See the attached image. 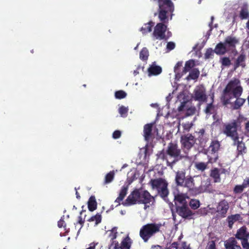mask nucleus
<instances>
[{
    "label": "nucleus",
    "instance_id": "1",
    "mask_svg": "<svg viewBox=\"0 0 249 249\" xmlns=\"http://www.w3.org/2000/svg\"><path fill=\"white\" fill-rule=\"evenodd\" d=\"M243 88L240 85V81L238 79L234 78L231 80L224 89L221 100L224 105L230 103V100L233 98L236 99L233 104V108L239 109L246 102V99L240 98L243 92Z\"/></svg>",
    "mask_w": 249,
    "mask_h": 249
},
{
    "label": "nucleus",
    "instance_id": "2",
    "mask_svg": "<svg viewBox=\"0 0 249 249\" xmlns=\"http://www.w3.org/2000/svg\"><path fill=\"white\" fill-rule=\"evenodd\" d=\"M153 196L146 190H139L135 189L127 196L122 204L124 206H129L138 204L144 205V209L146 210L150 207V203L154 202Z\"/></svg>",
    "mask_w": 249,
    "mask_h": 249
},
{
    "label": "nucleus",
    "instance_id": "3",
    "mask_svg": "<svg viewBox=\"0 0 249 249\" xmlns=\"http://www.w3.org/2000/svg\"><path fill=\"white\" fill-rule=\"evenodd\" d=\"M175 181L177 186L187 188L188 192L193 195L200 193V189L195 185L194 177L186 176L184 170H178L176 172Z\"/></svg>",
    "mask_w": 249,
    "mask_h": 249
},
{
    "label": "nucleus",
    "instance_id": "4",
    "mask_svg": "<svg viewBox=\"0 0 249 249\" xmlns=\"http://www.w3.org/2000/svg\"><path fill=\"white\" fill-rule=\"evenodd\" d=\"M158 3V17L161 22H168V17L171 14V19L174 11V5L171 0H153Z\"/></svg>",
    "mask_w": 249,
    "mask_h": 249
},
{
    "label": "nucleus",
    "instance_id": "5",
    "mask_svg": "<svg viewBox=\"0 0 249 249\" xmlns=\"http://www.w3.org/2000/svg\"><path fill=\"white\" fill-rule=\"evenodd\" d=\"M161 227V224L156 223H147L143 225L140 230V236L144 242L146 243L152 237L160 231Z\"/></svg>",
    "mask_w": 249,
    "mask_h": 249
},
{
    "label": "nucleus",
    "instance_id": "6",
    "mask_svg": "<svg viewBox=\"0 0 249 249\" xmlns=\"http://www.w3.org/2000/svg\"><path fill=\"white\" fill-rule=\"evenodd\" d=\"M150 183L152 189H156L159 196L165 200L169 194L167 182L164 179L159 178L151 179Z\"/></svg>",
    "mask_w": 249,
    "mask_h": 249
},
{
    "label": "nucleus",
    "instance_id": "7",
    "mask_svg": "<svg viewBox=\"0 0 249 249\" xmlns=\"http://www.w3.org/2000/svg\"><path fill=\"white\" fill-rule=\"evenodd\" d=\"M166 153L170 157L174 159L173 161L170 162L167 161V165H171L175 163L177 161L181 160L183 156L181 154V149L176 143L171 142L168 143L166 149Z\"/></svg>",
    "mask_w": 249,
    "mask_h": 249
},
{
    "label": "nucleus",
    "instance_id": "8",
    "mask_svg": "<svg viewBox=\"0 0 249 249\" xmlns=\"http://www.w3.org/2000/svg\"><path fill=\"white\" fill-rule=\"evenodd\" d=\"M240 124L241 123L238 119L233 120L224 125L223 133L232 141L237 140L239 137L237 129L240 127Z\"/></svg>",
    "mask_w": 249,
    "mask_h": 249
},
{
    "label": "nucleus",
    "instance_id": "9",
    "mask_svg": "<svg viewBox=\"0 0 249 249\" xmlns=\"http://www.w3.org/2000/svg\"><path fill=\"white\" fill-rule=\"evenodd\" d=\"M220 143L217 140H212L210 146L207 149L206 154L209 159V162H215L218 158V151L220 149Z\"/></svg>",
    "mask_w": 249,
    "mask_h": 249
},
{
    "label": "nucleus",
    "instance_id": "10",
    "mask_svg": "<svg viewBox=\"0 0 249 249\" xmlns=\"http://www.w3.org/2000/svg\"><path fill=\"white\" fill-rule=\"evenodd\" d=\"M192 98L195 101L205 102L207 100L206 89L203 85L197 86L194 90Z\"/></svg>",
    "mask_w": 249,
    "mask_h": 249
},
{
    "label": "nucleus",
    "instance_id": "11",
    "mask_svg": "<svg viewBox=\"0 0 249 249\" xmlns=\"http://www.w3.org/2000/svg\"><path fill=\"white\" fill-rule=\"evenodd\" d=\"M196 142V139L190 133L183 135L180 138L182 147L187 150L190 149L194 145Z\"/></svg>",
    "mask_w": 249,
    "mask_h": 249
},
{
    "label": "nucleus",
    "instance_id": "12",
    "mask_svg": "<svg viewBox=\"0 0 249 249\" xmlns=\"http://www.w3.org/2000/svg\"><path fill=\"white\" fill-rule=\"evenodd\" d=\"M162 22L157 24L154 28L153 36L156 39L163 40L166 38L165 32L167 30V26Z\"/></svg>",
    "mask_w": 249,
    "mask_h": 249
},
{
    "label": "nucleus",
    "instance_id": "13",
    "mask_svg": "<svg viewBox=\"0 0 249 249\" xmlns=\"http://www.w3.org/2000/svg\"><path fill=\"white\" fill-rule=\"evenodd\" d=\"M225 46L227 47L229 52H237L236 46L239 43V39L233 36H227L224 41Z\"/></svg>",
    "mask_w": 249,
    "mask_h": 249
},
{
    "label": "nucleus",
    "instance_id": "14",
    "mask_svg": "<svg viewBox=\"0 0 249 249\" xmlns=\"http://www.w3.org/2000/svg\"><path fill=\"white\" fill-rule=\"evenodd\" d=\"M229 209V203L225 199H223L218 203L216 207V212L221 217L224 218L226 216Z\"/></svg>",
    "mask_w": 249,
    "mask_h": 249
},
{
    "label": "nucleus",
    "instance_id": "15",
    "mask_svg": "<svg viewBox=\"0 0 249 249\" xmlns=\"http://www.w3.org/2000/svg\"><path fill=\"white\" fill-rule=\"evenodd\" d=\"M176 211L178 214L184 218H190L193 213L188 207V204L176 206Z\"/></svg>",
    "mask_w": 249,
    "mask_h": 249
},
{
    "label": "nucleus",
    "instance_id": "16",
    "mask_svg": "<svg viewBox=\"0 0 249 249\" xmlns=\"http://www.w3.org/2000/svg\"><path fill=\"white\" fill-rule=\"evenodd\" d=\"M238 138L237 140H233L232 145L237 146V156H243L247 153V147L245 143L243 142V138Z\"/></svg>",
    "mask_w": 249,
    "mask_h": 249
},
{
    "label": "nucleus",
    "instance_id": "17",
    "mask_svg": "<svg viewBox=\"0 0 249 249\" xmlns=\"http://www.w3.org/2000/svg\"><path fill=\"white\" fill-rule=\"evenodd\" d=\"M235 238L242 241L249 239V232L247 231V228L243 226L239 228L235 235Z\"/></svg>",
    "mask_w": 249,
    "mask_h": 249
},
{
    "label": "nucleus",
    "instance_id": "18",
    "mask_svg": "<svg viewBox=\"0 0 249 249\" xmlns=\"http://www.w3.org/2000/svg\"><path fill=\"white\" fill-rule=\"evenodd\" d=\"M225 249H242L236 239L231 237L224 242Z\"/></svg>",
    "mask_w": 249,
    "mask_h": 249
},
{
    "label": "nucleus",
    "instance_id": "19",
    "mask_svg": "<svg viewBox=\"0 0 249 249\" xmlns=\"http://www.w3.org/2000/svg\"><path fill=\"white\" fill-rule=\"evenodd\" d=\"M152 124H147L144 125L143 127V137L145 141L149 142L153 138Z\"/></svg>",
    "mask_w": 249,
    "mask_h": 249
},
{
    "label": "nucleus",
    "instance_id": "20",
    "mask_svg": "<svg viewBox=\"0 0 249 249\" xmlns=\"http://www.w3.org/2000/svg\"><path fill=\"white\" fill-rule=\"evenodd\" d=\"M182 61H178L174 67V72L175 73V79L179 80L182 76L185 73L183 72V68L182 67Z\"/></svg>",
    "mask_w": 249,
    "mask_h": 249
},
{
    "label": "nucleus",
    "instance_id": "21",
    "mask_svg": "<svg viewBox=\"0 0 249 249\" xmlns=\"http://www.w3.org/2000/svg\"><path fill=\"white\" fill-rule=\"evenodd\" d=\"M188 197L186 195V194L179 193L175 196L174 197V201L175 204L177 205L178 204L184 205L188 204L187 202L186 201V199L188 198Z\"/></svg>",
    "mask_w": 249,
    "mask_h": 249
},
{
    "label": "nucleus",
    "instance_id": "22",
    "mask_svg": "<svg viewBox=\"0 0 249 249\" xmlns=\"http://www.w3.org/2000/svg\"><path fill=\"white\" fill-rule=\"evenodd\" d=\"M147 71L149 76L157 75L161 73L162 69L160 66H157L154 63L148 68Z\"/></svg>",
    "mask_w": 249,
    "mask_h": 249
},
{
    "label": "nucleus",
    "instance_id": "23",
    "mask_svg": "<svg viewBox=\"0 0 249 249\" xmlns=\"http://www.w3.org/2000/svg\"><path fill=\"white\" fill-rule=\"evenodd\" d=\"M214 52L218 55H223L229 51L224 42H220L216 45Z\"/></svg>",
    "mask_w": 249,
    "mask_h": 249
},
{
    "label": "nucleus",
    "instance_id": "24",
    "mask_svg": "<svg viewBox=\"0 0 249 249\" xmlns=\"http://www.w3.org/2000/svg\"><path fill=\"white\" fill-rule=\"evenodd\" d=\"M242 219L240 214H235L228 216L227 221L228 223V226L230 228H232L233 224L238 220Z\"/></svg>",
    "mask_w": 249,
    "mask_h": 249
},
{
    "label": "nucleus",
    "instance_id": "25",
    "mask_svg": "<svg viewBox=\"0 0 249 249\" xmlns=\"http://www.w3.org/2000/svg\"><path fill=\"white\" fill-rule=\"evenodd\" d=\"M210 177L213 179L214 182H220L221 181L220 174L219 169L217 168H214L211 170Z\"/></svg>",
    "mask_w": 249,
    "mask_h": 249
},
{
    "label": "nucleus",
    "instance_id": "26",
    "mask_svg": "<svg viewBox=\"0 0 249 249\" xmlns=\"http://www.w3.org/2000/svg\"><path fill=\"white\" fill-rule=\"evenodd\" d=\"M132 243L131 238L127 236L123 239L121 243V249H130Z\"/></svg>",
    "mask_w": 249,
    "mask_h": 249
},
{
    "label": "nucleus",
    "instance_id": "27",
    "mask_svg": "<svg viewBox=\"0 0 249 249\" xmlns=\"http://www.w3.org/2000/svg\"><path fill=\"white\" fill-rule=\"evenodd\" d=\"M88 209L92 212L97 209V202L94 196H91L88 202Z\"/></svg>",
    "mask_w": 249,
    "mask_h": 249
},
{
    "label": "nucleus",
    "instance_id": "28",
    "mask_svg": "<svg viewBox=\"0 0 249 249\" xmlns=\"http://www.w3.org/2000/svg\"><path fill=\"white\" fill-rule=\"evenodd\" d=\"M245 55L243 54H241L236 59V61L234 65V69L236 70L239 66H242L244 67L245 66V64H244V61L245 60Z\"/></svg>",
    "mask_w": 249,
    "mask_h": 249
},
{
    "label": "nucleus",
    "instance_id": "29",
    "mask_svg": "<svg viewBox=\"0 0 249 249\" xmlns=\"http://www.w3.org/2000/svg\"><path fill=\"white\" fill-rule=\"evenodd\" d=\"M127 191V187L126 186H123L119 193V196L115 200V202L118 203L119 205L120 202L122 201L125 196Z\"/></svg>",
    "mask_w": 249,
    "mask_h": 249
},
{
    "label": "nucleus",
    "instance_id": "30",
    "mask_svg": "<svg viewBox=\"0 0 249 249\" xmlns=\"http://www.w3.org/2000/svg\"><path fill=\"white\" fill-rule=\"evenodd\" d=\"M200 74L199 71L197 68H194L190 72L189 74L186 77L187 80H196Z\"/></svg>",
    "mask_w": 249,
    "mask_h": 249
},
{
    "label": "nucleus",
    "instance_id": "31",
    "mask_svg": "<svg viewBox=\"0 0 249 249\" xmlns=\"http://www.w3.org/2000/svg\"><path fill=\"white\" fill-rule=\"evenodd\" d=\"M249 9L247 5L243 6L241 7L239 13V17L241 19H247L249 18Z\"/></svg>",
    "mask_w": 249,
    "mask_h": 249
},
{
    "label": "nucleus",
    "instance_id": "32",
    "mask_svg": "<svg viewBox=\"0 0 249 249\" xmlns=\"http://www.w3.org/2000/svg\"><path fill=\"white\" fill-rule=\"evenodd\" d=\"M154 22L152 21L148 22L144 24V27H142L140 31L142 34H146L152 31V28L154 26Z\"/></svg>",
    "mask_w": 249,
    "mask_h": 249
},
{
    "label": "nucleus",
    "instance_id": "33",
    "mask_svg": "<svg viewBox=\"0 0 249 249\" xmlns=\"http://www.w3.org/2000/svg\"><path fill=\"white\" fill-rule=\"evenodd\" d=\"M89 222H94L95 223V226L98 225L101 222L102 216L99 213H97L95 215H93L87 220Z\"/></svg>",
    "mask_w": 249,
    "mask_h": 249
},
{
    "label": "nucleus",
    "instance_id": "34",
    "mask_svg": "<svg viewBox=\"0 0 249 249\" xmlns=\"http://www.w3.org/2000/svg\"><path fill=\"white\" fill-rule=\"evenodd\" d=\"M195 61L193 59H190L188 61H187L185 64V67H183V72L184 73H186L188 71H189L193 67H194Z\"/></svg>",
    "mask_w": 249,
    "mask_h": 249
},
{
    "label": "nucleus",
    "instance_id": "35",
    "mask_svg": "<svg viewBox=\"0 0 249 249\" xmlns=\"http://www.w3.org/2000/svg\"><path fill=\"white\" fill-rule=\"evenodd\" d=\"M114 171L113 170L110 171L106 175L104 183L107 184L111 182L114 178Z\"/></svg>",
    "mask_w": 249,
    "mask_h": 249
},
{
    "label": "nucleus",
    "instance_id": "36",
    "mask_svg": "<svg viewBox=\"0 0 249 249\" xmlns=\"http://www.w3.org/2000/svg\"><path fill=\"white\" fill-rule=\"evenodd\" d=\"M149 56V52L146 48H143L140 53V58L143 61H146L148 59Z\"/></svg>",
    "mask_w": 249,
    "mask_h": 249
},
{
    "label": "nucleus",
    "instance_id": "37",
    "mask_svg": "<svg viewBox=\"0 0 249 249\" xmlns=\"http://www.w3.org/2000/svg\"><path fill=\"white\" fill-rule=\"evenodd\" d=\"M117 228L113 227L111 230L108 231L109 232L108 236L110 238V241H117L115 240L117 236Z\"/></svg>",
    "mask_w": 249,
    "mask_h": 249
},
{
    "label": "nucleus",
    "instance_id": "38",
    "mask_svg": "<svg viewBox=\"0 0 249 249\" xmlns=\"http://www.w3.org/2000/svg\"><path fill=\"white\" fill-rule=\"evenodd\" d=\"M208 163H209V161L206 163L203 162H197L196 164L195 167L198 170L203 172L207 169Z\"/></svg>",
    "mask_w": 249,
    "mask_h": 249
},
{
    "label": "nucleus",
    "instance_id": "39",
    "mask_svg": "<svg viewBox=\"0 0 249 249\" xmlns=\"http://www.w3.org/2000/svg\"><path fill=\"white\" fill-rule=\"evenodd\" d=\"M213 96L212 97V102L207 104V107L205 109V112L207 114H211L213 113L214 110V107L213 104Z\"/></svg>",
    "mask_w": 249,
    "mask_h": 249
},
{
    "label": "nucleus",
    "instance_id": "40",
    "mask_svg": "<svg viewBox=\"0 0 249 249\" xmlns=\"http://www.w3.org/2000/svg\"><path fill=\"white\" fill-rule=\"evenodd\" d=\"M189 205L192 209H197L200 206V202L198 200L192 199L189 202Z\"/></svg>",
    "mask_w": 249,
    "mask_h": 249
},
{
    "label": "nucleus",
    "instance_id": "41",
    "mask_svg": "<svg viewBox=\"0 0 249 249\" xmlns=\"http://www.w3.org/2000/svg\"><path fill=\"white\" fill-rule=\"evenodd\" d=\"M127 95L126 93L124 90H118L115 93V97L116 99H122L124 98Z\"/></svg>",
    "mask_w": 249,
    "mask_h": 249
},
{
    "label": "nucleus",
    "instance_id": "42",
    "mask_svg": "<svg viewBox=\"0 0 249 249\" xmlns=\"http://www.w3.org/2000/svg\"><path fill=\"white\" fill-rule=\"evenodd\" d=\"M245 189V188L242 184L241 185H236L234 187L233 192L235 194H241Z\"/></svg>",
    "mask_w": 249,
    "mask_h": 249
},
{
    "label": "nucleus",
    "instance_id": "43",
    "mask_svg": "<svg viewBox=\"0 0 249 249\" xmlns=\"http://www.w3.org/2000/svg\"><path fill=\"white\" fill-rule=\"evenodd\" d=\"M86 212V210H82L80 212V215L78 216V220L76 224H79L81 225L80 229L84 226L85 218L86 217V215H85L84 218H83L81 215L83 214V213Z\"/></svg>",
    "mask_w": 249,
    "mask_h": 249
},
{
    "label": "nucleus",
    "instance_id": "44",
    "mask_svg": "<svg viewBox=\"0 0 249 249\" xmlns=\"http://www.w3.org/2000/svg\"><path fill=\"white\" fill-rule=\"evenodd\" d=\"M221 63L222 66H229L231 64V61L228 57H224L221 60Z\"/></svg>",
    "mask_w": 249,
    "mask_h": 249
},
{
    "label": "nucleus",
    "instance_id": "45",
    "mask_svg": "<svg viewBox=\"0 0 249 249\" xmlns=\"http://www.w3.org/2000/svg\"><path fill=\"white\" fill-rule=\"evenodd\" d=\"M108 249H121L118 241H111L108 247Z\"/></svg>",
    "mask_w": 249,
    "mask_h": 249
},
{
    "label": "nucleus",
    "instance_id": "46",
    "mask_svg": "<svg viewBox=\"0 0 249 249\" xmlns=\"http://www.w3.org/2000/svg\"><path fill=\"white\" fill-rule=\"evenodd\" d=\"M196 108L195 107H191L187 109L186 116H189L194 115L196 112Z\"/></svg>",
    "mask_w": 249,
    "mask_h": 249
},
{
    "label": "nucleus",
    "instance_id": "47",
    "mask_svg": "<svg viewBox=\"0 0 249 249\" xmlns=\"http://www.w3.org/2000/svg\"><path fill=\"white\" fill-rule=\"evenodd\" d=\"M205 130L204 128L200 129L199 131L196 132L198 134L197 139L200 142H202L203 136L205 134Z\"/></svg>",
    "mask_w": 249,
    "mask_h": 249
},
{
    "label": "nucleus",
    "instance_id": "48",
    "mask_svg": "<svg viewBox=\"0 0 249 249\" xmlns=\"http://www.w3.org/2000/svg\"><path fill=\"white\" fill-rule=\"evenodd\" d=\"M127 112L128 109L123 106H121L119 109V112L123 117L126 116Z\"/></svg>",
    "mask_w": 249,
    "mask_h": 249
},
{
    "label": "nucleus",
    "instance_id": "49",
    "mask_svg": "<svg viewBox=\"0 0 249 249\" xmlns=\"http://www.w3.org/2000/svg\"><path fill=\"white\" fill-rule=\"evenodd\" d=\"M213 52L214 51H213L212 48L208 49L204 54L205 58L209 59L211 58L213 54Z\"/></svg>",
    "mask_w": 249,
    "mask_h": 249
},
{
    "label": "nucleus",
    "instance_id": "50",
    "mask_svg": "<svg viewBox=\"0 0 249 249\" xmlns=\"http://www.w3.org/2000/svg\"><path fill=\"white\" fill-rule=\"evenodd\" d=\"M206 249H216L215 241L213 240L209 241L207 245Z\"/></svg>",
    "mask_w": 249,
    "mask_h": 249
},
{
    "label": "nucleus",
    "instance_id": "51",
    "mask_svg": "<svg viewBox=\"0 0 249 249\" xmlns=\"http://www.w3.org/2000/svg\"><path fill=\"white\" fill-rule=\"evenodd\" d=\"M158 158L162 159V160H165L167 159V154L166 153V150L164 151L163 150L160 151L158 154Z\"/></svg>",
    "mask_w": 249,
    "mask_h": 249
},
{
    "label": "nucleus",
    "instance_id": "52",
    "mask_svg": "<svg viewBox=\"0 0 249 249\" xmlns=\"http://www.w3.org/2000/svg\"><path fill=\"white\" fill-rule=\"evenodd\" d=\"M176 45L175 43L173 42H169L167 43L166 46V49L168 51H171L173 50L175 48Z\"/></svg>",
    "mask_w": 249,
    "mask_h": 249
},
{
    "label": "nucleus",
    "instance_id": "53",
    "mask_svg": "<svg viewBox=\"0 0 249 249\" xmlns=\"http://www.w3.org/2000/svg\"><path fill=\"white\" fill-rule=\"evenodd\" d=\"M241 245L243 249H249V242H248V239L242 241Z\"/></svg>",
    "mask_w": 249,
    "mask_h": 249
},
{
    "label": "nucleus",
    "instance_id": "54",
    "mask_svg": "<svg viewBox=\"0 0 249 249\" xmlns=\"http://www.w3.org/2000/svg\"><path fill=\"white\" fill-rule=\"evenodd\" d=\"M121 136V132L120 130H115L112 134V137L114 139H119Z\"/></svg>",
    "mask_w": 249,
    "mask_h": 249
},
{
    "label": "nucleus",
    "instance_id": "55",
    "mask_svg": "<svg viewBox=\"0 0 249 249\" xmlns=\"http://www.w3.org/2000/svg\"><path fill=\"white\" fill-rule=\"evenodd\" d=\"M197 213L198 214L200 215H205L207 214V210L205 208H201L198 209V210L197 211Z\"/></svg>",
    "mask_w": 249,
    "mask_h": 249
},
{
    "label": "nucleus",
    "instance_id": "56",
    "mask_svg": "<svg viewBox=\"0 0 249 249\" xmlns=\"http://www.w3.org/2000/svg\"><path fill=\"white\" fill-rule=\"evenodd\" d=\"M220 171V174H225V175H230V169H225V168H220L219 169Z\"/></svg>",
    "mask_w": 249,
    "mask_h": 249
},
{
    "label": "nucleus",
    "instance_id": "57",
    "mask_svg": "<svg viewBox=\"0 0 249 249\" xmlns=\"http://www.w3.org/2000/svg\"><path fill=\"white\" fill-rule=\"evenodd\" d=\"M65 221L64 220L61 218L58 221V223H57V226L59 228H62L63 227H65V226H64V225L65 224Z\"/></svg>",
    "mask_w": 249,
    "mask_h": 249
},
{
    "label": "nucleus",
    "instance_id": "58",
    "mask_svg": "<svg viewBox=\"0 0 249 249\" xmlns=\"http://www.w3.org/2000/svg\"><path fill=\"white\" fill-rule=\"evenodd\" d=\"M242 184L245 188L249 187V178H246L244 179Z\"/></svg>",
    "mask_w": 249,
    "mask_h": 249
},
{
    "label": "nucleus",
    "instance_id": "59",
    "mask_svg": "<svg viewBox=\"0 0 249 249\" xmlns=\"http://www.w3.org/2000/svg\"><path fill=\"white\" fill-rule=\"evenodd\" d=\"M185 103L183 102L181 103V104L180 105L179 107H178V110L179 111H182L184 110V108L185 107Z\"/></svg>",
    "mask_w": 249,
    "mask_h": 249
},
{
    "label": "nucleus",
    "instance_id": "60",
    "mask_svg": "<svg viewBox=\"0 0 249 249\" xmlns=\"http://www.w3.org/2000/svg\"><path fill=\"white\" fill-rule=\"evenodd\" d=\"M178 244L177 242H174L172 243L171 247L173 248H175L176 249H178Z\"/></svg>",
    "mask_w": 249,
    "mask_h": 249
},
{
    "label": "nucleus",
    "instance_id": "61",
    "mask_svg": "<svg viewBox=\"0 0 249 249\" xmlns=\"http://www.w3.org/2000/svg\"><path fill=\"white\" fill-rule=\"evenodd\" d=\"M172 36V33L171 32L168 31L167 32V35H165L166 38L163 39V40H167L169 37H170Z\"/></svg>",
    "mask_w": 249,
    "mask_h": 249
},
{
    "label": "nucleus",
    "instance_id": "62",
    "mask_svg": "<svg viewBox=\"0 0 249 249\" xmlns=\"http://www.w3.org/2000/svg\"><path fill=\"white\" fill-rule=\"evenodd\" d=\"M211 22L209 24V26H210V29L209 30L210 32H211L212 30V24L213 23V20L214 19V18L213 16L211 17Z\"/></svg>",
    "mask_w": 249,
    "mask_h": 249
},
{
    "label": "nucleus",
    "instance_id": "63",
    "mask_svg": "<svg viewBox=\"0 0 249 249\" xmlns=\"http://www.w3.org/2000/svg\"><path fill=\"white\" fill-rule=\"evenodd\" d=\"M245 129L249 133V121L247 122L245 124Z\"/></svg>",
    "mask_w": 249,
    "mask_h": 249
},
{
    "label": "nucleus",
    "instance_id": "64",
    "mask_svg": "<svg viewBox=\"0 0 249 249\" xmlns=\"http://www.w3.org/2000/svg\"><path fill=\"white\" fill-rule=\"evenodd\" d=\"M186 242H183L182 243V247L185 249L186 247H187V245H186Z\"/></svg>",
    "mask_w": 249,
    "mask_h": 249
}]
</instances>
